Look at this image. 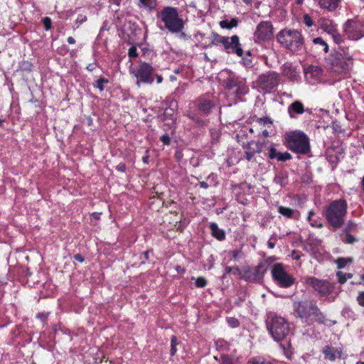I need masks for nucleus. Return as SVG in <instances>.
Segmentation results:
<instances>
[{"instance_id": "nucleus-1", "label": "nucleus", "mask_w": 364, "mask_h": 364, "mask_svg": "<svg viewBox=\"0 0 364 364\" xmlns=\"http://www.w3.org/2000/svg\"><path fill=\"white\" fill-rule=\"evenodd\" d=\"M353 60V55L348 50L340 48L331 55V71L339 75L346 74L352 69Z\"/></svg>"}, {"instance_id": "nucleus-2", "label": "nucleus", "mask_w": 364, "mask_h": 364, "mask_svg": "<svg viewBox=\"0 0 364 364\" xmlns=\"http://www.w3.org/2000/svg\"><path fill=\"white\" fill-rule=\"evenodd\" d=\"M347 213V203L344 200L331 202L326 210V220L333 228H340Z\"/></svg>"}, {"instance_id": "nucleus-3", "label": "nucleus", "mask_w": 364, "mask_h": 364, "mask_svg": "<svg viewBox=\"0 0 364 364\" xmlns=\"http://www.w3.org/2000/svg\"><path fill=\"white\" fill-rule=\"evenodd\" d=\"M278 42L287 49L295 52L300 50L304 45V38L296 30L284 29L277 35Z\"/></svg>"}, {"instance_id": "nucleus-4", "label": "nucleus", "mask_w": 364, "mask_h": 364, "mask_svg": "<svg viewBox=\"0 0 364 364\" xmlns=\"http://www.w3.org/2000/svg\"><path fill=\"white\" fill-rule=\"evenodd\" d=\"M287 146L292 151L307 154L310 150L309 138L301 131H294L286 134Z\"/></svg>"}, {"instance_id": "nucleus-5", "label": "nucleus", "mask_w": 364, "mask_h": 364, "mask_svg": "<svg viewBox=\"0 0 364 364\" xmlns=\"http://www.w3.org/2000/svg\"><path fill=\"white\" fill-rule=\"evenodd\" d=\"M161 19L166 28L171 33H181L184 28L182 18L178 16L177 9L172 6L164 7L161 11Z\"/></svg>"}, {"instance_id": "nucleus-6", "label": "nucleus", "mask_w": 364, "mask_h": 364, "mask_svg": "<svg viewBox=\"0 0 364 364\" xmlns=\"http://www.w3.org/2000/svg\"><path fill=\"white\" fill-rule=\"evenodd\" d=\"M294 306L299 316L306 321L322 322L323 315L314 302H295Z\"/></svg>"}, {"instance_id": "nucleus-7", "label": "nucleus", "mask_w": 364, "mask_h": 364, "mask_svg": "<svg viewBox=\"0 0 364 364\" xmlns=\"http://www.w3.org/2000/svg\"><path fill=\"white\" fill-rule=\"evenodd\" d=\"M130 74L136 79V85L140 87L141 84H152L154 80V68L149 63L143 62L138 66L132 67L129 70Z\"/></svg>"}, {"instance_id": "nucleus-8", "label": "nucleus", "mask_w": 364, "mask_h": 364, "mask_svg": "<svg viewBox=\"0 0 364 364\" xmlns=\"http://www.w3.org/2000/svg\"><path fill=\"white\" fill-rule=\"evenodd\" d=\"M212 44H221L227 53L235 54L238 57L242 56L243 50L240 43V38L237 35L229 37L214 34V39L212 41Z\"/></svg>"}, {"instance_id": "nucleus-9", "label": "nucleus", "mask_w": 364, "mask_h": 364, "mask_svg": "<svg viewBox=\"0 0 364 364\" xmlns=\"http://www.w3.org/2000/svg\"><path fill=\"white\" fill-rule=\"evenodd\" d=\"M343 32L348 39L358 41L364 37V21L348 20L343 26Z\"/></svg>"}, {"instance_id": "nucleus-10", "label": "nucleus", "mask_w": 364, "mask_h": 364, "mask_svg": "<svg viewBox=\"0 0 364 364\" xmlns=\"http://www.w3.org/2000/svg\"><path fill=\"white\" fill-rule=\"evenodd\" d=\"M269 330L274 339L279 341L288 334L289 328L284 318L275 316L272 320Z\"/></svg>"}, {"instance_id": "nucleus-11", "label": "nucleus", "mask_w": 364, "mask_h": 364, "mask_svg": "<svg viewBox=\"0 0 364 364\" xmlns=\"http://www.w3.org/2000/svg\"><path fill=\"white\" fill-rule=\"evenodd\" d=\"M272 275L274 282L281 287L288 288L294 283V279L285 271L282 264L273 266Z\"/></svg>"}, {"instance_id": "nucleus-12", "label": "nucleus", "mask_w": 364, "mask_h": 364, "mask_svg": "<svg viewBox=\"0 0 364 364\" xmlns=\"http://www.w3.org/2000/svg\"><path fill=\"white\" fill-rule=\"evenodd\" d=\"M305 284L314 289L320 296H326L330 294L333 286L326 280H321L316 277H307L304 279Z\"/></svg>"}, {"instance_id": "nucleus-13", "label": "nucleus", "mask_w": 364, "mask_h": 364, "mask_svg": "<svg viewBox=\"0 0 364 364\" xmlns=\"http://www.w3.org/2000/svg\"><path fill=\"white\" fill-rule=\"evenodd\" d=\"M279 76L275 72L261 75L258 78V85L264 91L269 92L279 83Z\"/></svg>"}, {"instance_id": "nucleus-14", "label": "nucleus", "mask_w": 364, "mask_h": 364, "mask_svg": "<svg viewBox=\"0 0 364 364\" xmlns=\"http://www.w3.org/2000/svg\"><path fill=\"white\" fill-rule=\"evenodd\" d=\"M267 272L264 264L260 263L255 267H248L244 272L242 278L250 282H260Z\"/></svg>"}, {"instance_id": "nucleus-15", "label": "nucleus", "mask_w": 364, "mask_h": 364, "mask_svg": "<svg viewBox=\"0 0 364 364\" xmlns=\"http://www.w3.org/2000/svg\"><path fill=\"white\" fill-rule=\"evenodd\" d=\"M225 85L228 89L236 88V92L240 95L248 92V87L244 77L231 75L226 80Z\"/></svg>"}, {"instance_id": "nucleus-16", "label": "nucleus", "mask_w": 364, "mask_h": 364, "mask_svg": "<svg viewBox=\"0 0 364 364\" xmlns=\"http://www.w3.org/2000/svg\"><path fill=\"white\" fill-rule=\"evenodd\" d=\"M256 39L259 41L269 40L272 36V26L268 21H262L258 24L255 33Z\"/></svg>"}, {"instance_id": "nucleus-17", "label": "nucleus", "mask_w": 364, "mask_h": 364, "mask_svg": "<svg viewBox=\"0 0 364 364\" xmlns=\"http://www.w3.org/2000/svg\"><path fill=\"white\" fill-rule=\"evenodd\" d=\"M282 73L291 81H296L299 78V71L290 63L283 65Z\"/></svg>"}, {"instance_id": "nucleus-18", "label": "nucleus", "mask_w": 364, "mask_h": 364, "mask_svg": "<svg viewBox=\"0 0 364 364\" xmlns=\"http://www.w3.org/2000/svg\"><path fill=\"white\" fill-rule=\"evenodd\" d=\"M269 151L268 156L270 159H277L278 161H286L291 159V155L289 152H280L272 146L269 148Z\"/></svg>"}, {"instance_id": "nucleus-19", "label": "nucleus", "mask_w": 364, "mask_h": 364, "mask_svg": "<svg viewBox=\"0 0 364 364\" xmlns=\"http://www.w3.org/2000/svg\"><path fill=\"white\" fill-rule=\"evenodd\" d=\"M318 23L321 29L328 35L333 34V32L337 29L336 24L332 20L326 18H321Z\"/></svg>"}, {"instance_id": "nucleus-20", "label": "nucleus", "mask_w": 364, "mask_h": 364, "mask_svg": "<svg viewBox=\"0 0 364 364\" xmlns=\"http://www.w3.org/2000/svg\"><path fill=\"white\" fill-rule=\"evenodd\" d=\"M213 106L214 104L212 101L205 98L199 99L197 102L198 110L203 112L204 114H208Z\"/></svg>"}, {"instance_id": "nucleus-21", "label": "nucleus", "mask_w": 364, "mask_h": 364, "mask_svg": "<svg viewBox=\"0 0 364 364\" xmlns=\"http://www.w3.org/2000/svg\"><path fill=\"white\" fill-rule=\"evenodd\" d=\"M323 353L325 355V358L330 360H333L336 358L341 357V350L340 348H334L330 346H326L323 350Z\"/></svg>"}, {"instance_id": "nucleus-22", "label": "nucleus", "mask_w": 364, "mask_h": 364, "mask_svg": "<svg viewBox=\"0 0 364 364\" xmlns=\"http://www.w3.org/2000/svg\"><path fill=\"white\" fill-rule=\"evenodd\" d=\"M318 2L321 9L333 11L338 7L341 0H318Z\"/></svg>"}, {"instance_id": "nucleus-23", "label": "nucleus", "mask_w": 364, "mask_h": 364, "mask_svg": "<svg viewBox=\"0 0 364 364\" xmlns=\"http://www.w3.org/2000/svg\"><path fill=\"white\" fill-rule=\"evenodd\" d=\"M289 116L292 118L293 112L297 114H301L304 112V107L303 104L300 101L294 102L288 108Z\"/></svg>"}, {"instance_id": "nucleus-24", "label": "nucleus", "mask_w": 364, "mask_h": 364, "mask_svg": "<svg viewBox=\"0 0 364 364\" xmlns=\"http://www.w3.org/2000/svg\"><path fill=\"white\" fill-rule=\"evenodd\" d=\"M210 229L211 230L212 235L217 238L218 240H223L225 238V231L222 229H220L216 223H210Z\"/></svg>"}, {"instance_id": "nucleus-25", "label": "nucleus", "mask_w": 364, "mask_h": 364, "mask_svg": "<svg viewBox=\"0 0 364 364\" xmlns=\"http://www.w3.org/2000/svg\"><path fill=\"white\" fill-rule=\"evenodd\" d=\"M307 220L312 227L318 228L323 227V225L321 223L319 218L317 215H316V213L313 210L309 211L307 215Z\"/></svg>"}, {"instance_id": "nucleus-26", "label": "nucleus", "mask_w": 364, "mask_h": 364, "mask_svg": "<svg viewBox=\"0 0 364 364\" xmlns=\"http://www.w3.org/2000/svg\"><path fill=\"white\" fill-rule=\"evenodd\" d=\"M109 30V28H108V23L107 22H104L103 25L102 26L100 30V33L96 38V41H95V43H97V44H100L101 42L102 43H106V40L103 38L104 37V31H107Z\"/></svg>"}, {"instance_id": "nucleus-27", "label": "nucleus", "mask_w": 364, "mask_h": 364, "mask_svg": "<svg viewBox=\"0 0 364 364\" xmlns=\"http://www.w3.org/2000/svg\"><path fill=\"white\" fill-rule=\"evenodd\" d=\"M277 210L281 215L287 218H291L294 216V210L291 208L279 205Z\"/></svg>"}, {"instance_id": "nucleus-28", "label": "nucleus", "mask_w": 364, "mask_h": 364, "mask_svg": "<svg viewBox=\"0 0 364 364\" xmlns=\"http://www.w3.org/2000/svg\"><path fill=\"white\" fill-rule=\"evenodd\" d=\"M220 26L223 28L231 29L237 26V20L232 18L230 21L224 20L220 22Z\"/></svg>"}, {"instance_id": "nucleus-29", "label": "nucleus", "mask_w": 364, "mask_h": 364, "mask_svg": "<svg viewBox=\"0 0 364 364\" xmlns=\"http://www.w3.org/2000/svg\"><path fill=\"white\" fill-rule=\"evenodd\" d=\"M353 258L352 257H340L338 258L336 260V263L337 264V267L338 269H343L348 264H350L353 262Z\"/></svg>"}, {"instance_id": "nucleus-30", "label": "nucleus", "mask_w": 364, "mask_h": 364, "mask_svg": "<svg viewBox=\"0 0 364 364\" xmlns=\"http://www.w3.org/2000/svg\"><path fill=\"white\" fill-rule=\"evenodd\" d=\"M139 6L151 10L156 6V0H139Z\"/></svg>"}, {"instance_id": "nucleus-31", "label": "nucleus", "mask_w": 364, "mask_h": 364, "mask_svg": "<svg viewBox=\"0 0 364 364\" xmlns=\"http://www.w3.org/2000/svg\"><path fill=\"white\" fill-rule=\"evenodd\" d=\"M247 364H273L271 361L263 357H255L251 358Z\"/></svg>"}, {"instance_id": "nucleus-32", "label": "nucleus", "mask_w": 364, "mask_h": 364, "mask_svg": "<svg viewBox=\"0 0 364 364\" xmlns=\"http://www.w3.org/2000/svg\"><path fill=\"white\" fill-rule=\"evenodd\" d=\"M313 42H314V44L319 45V46H322L323 47V51L325 53H328V46L326 43V42L323 40L322 38H321V37L315 38L313 40Z\"/></svg>"}, {"instance_id": "nucleus-33", "label": "nucleus", "mask_w": 364, "mask_h": 364, "mask_svg": "<svg viewBox=\"0 0 364 364\" xmlns=\"http://www.w3.org/2000/svg\"><path fill=\"white\" fill-rule=\"evenodd\" d=\"M321 73V69L318 67H312L310 68L305 73L306 78L309 80L310 76L315 74L316 76H318Z\"/></svg>"}, {"instance_id": "nucleus-34", "label": "nucleus", "mask_w": 364, "mask_h": 364, "mask_svg": "<svg viewBox=\"0 0 364 364\" xmlns=\"http://www.w3.org/2000/svg\"><path fill=\"white\" fill-rule=\"evenodd\" d=\"M244 53L242 54V56L240 57L242 64L246 67H250L252 66V60H251V54L250 51H247L246 53L245 56H243Z\"/></svg>"}, {"instance_id": "nucleus-35", "label": "nucleus", "mask_w": 364, "mask_h": 364, "mask_svg": "<svg viewBox=\"0 0 364 364\" xmlns=\"http://www.w3.org/2000/svg\"><path fill=\"white\" fill-rule=\"evenodd\" d=\"M249 148L254 150L255 153L262 152V144L260 142L251 141L248 143Z\"/></svg>"}, {"instance_id": "nucleus-36", "label": "nucleus", "mask_w": 364, "mask_h": 364, "mask_svg": "<svg viewBox=\"0 0 364 364\" xmlns=\"http://www.w3.org/2000/svg\"><path fill=\"white\" fill-rule=\"evenodd\" d=\"M281 348L284 350L286 357L289 358L291 355V350H290V343L289 342L280 343Z\"/></svg>"}, {"instance_id": "nucleus-37", "label": "nucleus", "mask_w": 364, "mask_h": 364, "mask_svg": "<svg viewBox=\"0 0 364 364\" xmlns=\"http://www.w3.org/2000/svg\"><path fill=\"white\" fill-rule=\"evenodd\" d=\"M329 36H331L336 44H341L343 41L342 36L338 32L337 29L333 32V34H330Z\"/></svg>"}, {"instance_id": "nucleus-38", "label": "nucleus", "mask_w": 364, "mask_h": 364, "mask_svg": "<svg viewBox=\"0 0 364 364\" xmlns=\"http://www.w3.org/2000/svg\"><path fill=\"white\" fill-rule=\"evenodd\" d=\"M109 80L105 77L99 78L96 82V87H97L100 91L104 90V85L107 84Z\"/></svg>"}, {"instance_id": "nucleus-39", "label": "nucleus", "mask_w": 364, "mask_h": 364, "mask_svg": "<svg viewBox=\"0 0 364 364\" xmlns=\"http://www.w3.org/2000/svg\"><path fill=\"white\" fill-rule=\"evenodd\" d=\"M227 322L229 325V326H230L231 328H236L237 326H239V321L234 318V317H228L227 318Z\"/></svg>"}, {"instance_id": "nucleus-40", "label": "nucleus", "mask_w": 364, "mask_h": 364, "mask_svg": "<svg viewBox=\"0 0 364 364\" xmlns=\"http://www.w3.org/2000/svg\"><path fill=\"white\" fill-rule=\"evenodd\" d=\"M207 284V281L204 277H198L196 280V285L197 287L203 288Z\"/></svg>"}, {"instance_id": "nucleus-41", "label": "nucleus", "mask_w": 364, "mask_h": 364, "mask_svg": "<svg viewBox=\"0 0 364 364\" xmlns=\"http://www.w3.org/2000/svg\"><path fill=\"white\" fill-rule=\"evenodd\" d=\"M303 21H304V23L307 26V27H311L314 24L313 23V20L312 18H311V16L309 15V14H305L303 17Z\"/></svg>"}, {"instance_id": "nucleus-42", "label": "nucleus", "mask_w": 364, "mask_h": 364, "mask_svg": "<svg viewBox=\"0 0 364 364\" xmlns=\"http://www.w3.org/2000/svg\"><path fill=\"white\" fill-rule=\"evenodd\" d=\"M255 154V153L254 150L250 149L249 148V146L247 145V150L245 151V159L247 161H251L253 159Z\"/></svg>"}, {"instance_id": "nucleus-43", "label": "nucleus", "mask_w": 364, "mask_h": 364, "mask_svg": "<svg viewBox=\"0 0 364 364\" xmlns=\"http://www.w3.org/2000/svg\"><path fill=\"white\" fill-rule=\"evenodd\" d=\"M336 277L338 278V281L341 284H343L346 282L347 279L344 277V273L339 271L336 273Z\"/></svg>"}, {"instance_id": "nucleus-44", "label": "nucleus", "mask_w": 364, "mask_h": 364, "mask_svg": "<svg viewBox=\"0 0 364 364\" xmlns=\"http://www.w3.org/2000/svg\"><path fill=\"white\" fill-rule=\"evenodd\" d=\"M128 55L130 58H136L138 56L137 49L135 46H132L128 51Z\"/></svg>"}, {"instance_id": "nucleus-45", "label": "nucleus", "mask_w": 364, "mask_h": 364, "mask_svg": "<svg viewBox=\"0 0 364 364\" xmlns=\"http://www.w3.org/2000/svg\"><path fill=\"white\" fill-rule=\"evenodd\" d=\"M43 23L46 31H48L51 28V21L48 17H45L43 19Z\"/></svg>"}, {"instance_id": "nucleus-46", "label": "nucleus", "mask_w": 364, "mask_h": 364, "mask_svg": "<svg viewBox=\"0 0 364 364\" xmlns=\"http://www.w3.org/2000/svg\"><path fill=\"white\" fill-rule=\"evenodd\" d=\"M161 141L166 145L170 144V137L168 134H164L160 138Z\"/></svg>"}, {"instance_id": "nucleus-47", "label": "nucleus", "mask_w": 364, "mask_h": 364, "mask_svg": "<svg viewBox=\"0 0 364 364\" xmlns=\"http://www.w3.org/2000/svg\"><path fill=\"white\" fill-rule=\"evenodd\" d=\"M221 364H233L232 360L228 356H223Z\"/></svg>"}, {"instance_id": "nucleus-48", "label": "nucleus", "mask_w": 364, "mask_h": 364, "mask_svg": "<svg viewBox=\"0 0 364 364\" xmlns=\"http://www.w3.org/2000/svg\"><path fill=\"white\" fill-rule=\"evenodd\" d=\"M357 300L360 305L364 306V291L358 296Z\"/></svg>"}, {"instance_id": "nucleus-49", "label": "nucleus", "mask_w": 364, "mask_h": 364, "mask_svg": "<svg viewBox=\"0 0 364 364\" xmlns=\"http://www.w3.org/2000/svg\"><path fill=\"white\" fill-rule=\"evenodd\" d=\"M116 169L119 172L124 173L126 170V166L124 164L120 163L116 166Z\"/></svg>"}, {"instance_id": "nucleus-50", "label": "nucleus", "mask_w": 364, "mask_h": 364, "mask_svg": "<svg viewBox=\"0 0 364 364\" xmlns=\"http://www.w3.org/2000/svg\"><path fill=\"white\" fill-rule=\"evenodd\" d=\"M233 270H235V272H237L238 269L237 268H233L232 267H226L225 269V274H230L232 272V271H233Z\"/></svg>"}, {"instance_id": "nucleus-51", "label": "nucleus", "mask_w": 364, "mask_h": 364, "mask_svg": "<svg viewBox=\"0 0 364 364\" xmlns=\"http://www.w3.org/2000/svg\"><path fill=\"white\" fill-rule=\"evenodd\" d=\"M149 150L146 151V155L142 157V161L147 164L149 163V155L148 154Z\"/></svg>"}, {"instance_id": "nucleus-52", "label": "nucleus", "mask_w": 364, "mask_h": 364, "mask_svg": "<svg viewBox=\"0 0 364 364\" xmlns=\"http://www.w3.org/2000/svg\"><path fill=\"white\" fill-rule=\"evenodd\" d=\"M258 122L259 124H267V123L272 124V122L269 119H267V118L266 119L259 118L258 119Z\"/></svg>"}, {"instance_id": "nucleus-53", "label": "nucleus", "mask_w": 364, "mask_h": 364, "mask_svg": "<svg viewBox=\"0 0 364 364\" xmlns=\"http://www.w3.org/2000/svg\"><path fill=\"white\" fill-rule=\"evenodd\" d=\"M199 185L201 188H204V189H207L209 187V185L208 184V183L205 182V181H201L199 183Z\"/></svg>"}, {"instance_id": "nucleus-54", "label": "nucleus", "mask_w": 364, "mask_h": 364, "mask_svg": "<svg viewBox=\"0 0 364 364\" xmlns=\"http://www.w3.org/2000/svg\"><path fill=\"white\" fill-rule=\"evenodd\" d=\"M353 241H354V238L353 237V236H351L350 235H348L346 236V242L352 243Z\"/></svg>"}, {"instance_id": "nucleus-55", "label": "nucleus", "mask_w": 364, "mask_h": 364, "mask_svg": "<svg viewBox=\"0 0 364 364\" xmlns=\"http://www.w3.org/2000/svg\"><path fill=\"white\" fill-rule=\"evenodd\" d=\"M95 68V65L93 64V63H90L87 66V69L89 70V71H93Z\"/></svg>"}, {"instance_id": "nucleus-56", "label": "nucleus", "mask_w": 364, "mask_h": 364, "mask_svg": "<svg viewBox=\"0 0 364 364\" xmlns=\"http://www.w3.org/2000/svg\"><path fill=\"white\" fill-rule=\"evenodd\" d=\"M67 41L70 44H75V38L73 37H71V36L68 38Z\"/></svg>"}, {"instance_id": "nucleus-57", "label": "nucleus", "mask_w": 364, "mask_h": 364, "mask_svg": "<svg viewBox=\"0 0 364 364\" xmlns=\"http://www.w3.org/2000/svg\"><path fill=\"white\" fill-rule=\"evenodd\" d=\"M156 82H157V83H158V84H160V83H161V82H162V81H163V77H162V76H161V75H156Z\"/></svg>"}, {"instance_id": "nucleus-58", "label": "nucleus", "mask_w": 364, "mask_h": 364, "mask_svg": "<svg viewBox=\"0 0 364 364\" xmlns=\"http://www.w3.org/2000/svg\"><path fill=\"white\" fill-rule=\"evenodd\" d=\"M292 257L294 259L298 260L300 259V255L296 253V251L292 252Z\"/></svg>"}, {"instance_id": "nucleus-59", "label": "nucleus", "mask_w": 364, "mask_h": 364, "mask_svg": "<svg viewBox=\"0 0 364 364\" xmlns=\"http://www.w3.org/2000/svg\"><path fill=\"white\" fill-rule=\"evenodd\" d=\"M177 339H176V336H173L171 338V346H176L177 344Z\"/></svg>"}, {"instance_id": "nucleus-60", "label": "nucleus", "mask_w": 364, "mask_h": 364, "mask_svg": "<svg viewBox=\"0 0 364 364\" xmlns=\"http://www.w3.org/2000/svg\"><path fill=\"white\" fill-rule=\"evenodd\" d=\"M75 258L76 260L80 261V262H83V260H84L82 257L81 255H75Z\"/></svg>"}, {"instance_id": "nucleus-61", "label": "nucleus", "mask_w": 364, "mask_h": 364, "mask_svg": "<svg viewBox=\"0 0 364 364\" xmlns=\"http://www.w3.org/2000/svg\"><path fill=\"white\" fill-rule=\"evenodd\" d=\"M344 277H346V279L348 280L353 277V274L351 273H344Z\"/></svg>"}, {"instance_id": "nucleus-62", "label": "nucleus", "mask_w": 364, "mask_h": 364, "mask_svg": "<svg viewBox=\"0 0 364 364\" xmlns=\"http://www.w3.org/2000/svg\"><path fill=\"white\" fill-rule=\"evenodd\" d=\"M176 353V348L175 346H171V355H175V353Z\"/></svg>"}, {"instance_id": "nucleus-63", "label": "nucleus", "mask_w": 364, "mask_h": 364, "mask_svg": "<svg viewBox=\"0 0 364 364\" xmlns=\"http://www.w3.org/2000/svg\"><path fill=\"white\" fill-rule=\"evenodd\" d=\"M267 245H268L269 247H270V248H274V245H275L274 243L271 241H269Z\"/></svg>"}, {"instance_id": "nucleus-64", "label": "nucleus", "mask_w": 364, "mask_h": 364, "mask_svg": "<svg viewBox=\"0 0 364 364\" xmlns=\"http://www.w3.org/2000/svg\"><path fill=\"white\" fill-rule=\"evenodd\" d=\"M262 135L265 137L268 136H269V132L267 130L264 129L262 131Z\"/></svg>"}]
</instances>
